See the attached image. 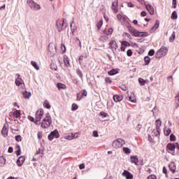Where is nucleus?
<instances>
[{
  "label": "nucleus",
  "instance_id": "obj_1",
  "mask_svg": "<svg viewBox=\"0 0 179 179\" xmlns=\"http://www.w3.org/2000/svg\"><path fill=\"white\" fill-rule=\"evenodd\" d=\"M51 124H52V118L50 115V113H48L41 123V128L48 129L51 126Z\"/></svg>",
  "mask_w": 179,
  "mask_h": 179
},
{
  "label": "nucleus",
  "instance_id": "obj_2",
  "mask_svg": "<svg viewBox=\"0 0 179 179\" xmlns=\"http://www.w3.org/2000/svg\"><path fill=\"white\" fill-rule=\"evenodd\" d=\"M129 31L134 37H143V36H147L148 34V32L138 31L137 29H136L131 27H130L129 28Z\"/></svg>",
  "mask_w": 179,
  "mask_h": 179
},
{
  "label": "nucleus",
  "instance_id": "obj_3",
  "mask_svg": "<svg viewBox=\"0 0 179 179\" xmlns=\"http://www.w3.org/2000/svg\"><path fill=\"white\" fill-rule=\"evenodd\" d=\"M43 117H44V110L43 109L38 110L35 113L36 125H41L40 121H41Z\"/></svg>",
  "mask_w": 179,
  "mask_h": 179
},
{
  "label": "nucleus",
  "instance_id": "obj_4",
  "mask_svg": "<svg viewBox=\"0 0 179 179\" xmlns=\"http://www.w3.org/2000/svg\"><path fill=\"white\" fill-rule=\"evenodd\" d=\"M168 48L166 47H162L158 50L157 52L155 55V57L158 59H161L165 57L167 55Z\"/></svg>",
  "mask_w": 179,
  "mask_h": 179
},
{
  "label": "nucleus",
  "instance_id": "obj_5",
  "mask_svg": "<svg viewBox=\"0 0 179 179\" xmlns=\"http://www.w3.org/2000/svg\"><path fill=\"white\" fill-rule=\"evenodd\" d=\"M56 26L57 27L58 31H62V30L66 29V26H68V24L65 23V19H63V20H58L56 22Z\"/></svg>",
  "mask_w": 179,
  "mask_h": 179
},
{
  "label": "nucleus",
  "instance_id": "obj_6",
  "mask_svg": "<svg viewBox=\"0 0 179 179\" xmlns=\"http://www.w3.org/2000/svg\"><path fill=\"white\" fill-rule=\"evenodd\" d=\"M27 3L32 10H40L41 9V6H40L37 3L34 2V1L33 0H27Z\"/></svg>",
  "mask_w": 179,
  "mask_h": 179
},
{
  "label": "nucleus",
  "instance_id": "obj_7",
  "mask_svg": "<svg viewBox=\"0 0 179 179\" xmlns=\"http://www.w3.org/2000/svg\"><path fill=\"white\" fill-rule=\"evenodd\" d=\"M125 144V141L122 138H117L113 141V147L115 148H120Z\"/></svg>",
  "mask_w": 179,
  "mask_h": 179
},
{
  "label": "nucleus",
  "instance_id": "obj_8",
  "mask_svg": "<svg viewBox=\"0 0 179 179\" xmlns=\"http://www.w3.org/2000/svg\"><path fill=\"white\" fill-rule=\"evenodd\" d=\"M49 141H52V139H57L59 138V133L58 130L55 129V131L50 132V134L48 136Z\"/></svg>",
  "mask_w": 179,
  "mask_h": 179
},
{
  "label": "nucleus",
  "instance_id": "obj_9",
  "mask_svg": "<svg viewBox=\"0 0 179 179\" xmlns=\"http://www.w3.org/2000/svg\"><path fill=\"white\" fill-rule=\"evenodd\" d=\"M79 133H69L66 134L64 136V139H67V141H72L73 139H76L78 138Z\"/></svg>",
  "mask_w": 179,
  "mask_h": 179
},
{
  "label": "nucleus",
  "instance_id": "obj_10",
  "mask_svg": "<svg viewBox=\"0 0 179 179\" xmlns=\"http://www.w3.org/2000/svg\"><path fill=\"white\" fill-rule=\"evenodd\" d=\"M49 55L51 57H54L57 54V48L53 44H49Z\"/></svg>",
  "mask_w": 179,
  "mask_h": 179
},
{
  "label": "nucleus",
  "instance_id": "obj_11",
  "mask_svg": "<svg viewBox=\"0 0 179 179\" xmlns=\"http://www.w3.org/2000/svg\"><path fill=\"white\" fill-rule=\"evenodd\" d=\"M117 20H120V22H122V24H125L126 22H127V18L125 15H117Z\"/></svg>",
  "mask_w": 179,
  "mask_h": 179
},
{
  "label": "nucleus",
  "instance_id": "obj_12",
  "mask_svg": "<svg viewBox=\"0 0 179 179\" xmlns=\"http://www.w3.org/2000/svg\"><path fill=\"white\" fill-rule=\"evenodd\" d=\"M145 9L150 13L151 15H155V8L152 5H145Z\"/></svg>",
  "mask_w": 179,
  "mask_h": 179
},
{
  "label": "nucleus",
  "instance_id": "obj_13",
  "mask_svg": "<svg viewBox=\"0 0 179 179\" xmlns=\"http://www.w3.org/2000/svg\"><path fill=\"white\" fill-rule=\"evenodd\" d=\"M24 160H26V157L24 156H20L17 160V164L19 167H22L23 166V163H24Z\"/></svg>",
  "mask_w": 179,
  "mask_h": 179
},
{
  "label": "nucleus",
  "instance_id": "obj_14",
  "mask_svg": "<svg viewBox=\"0 0 179 179\" xmlns=\"http://www.w3.org/2000/svg\"><path fill=\"white\" fill-rule=\"evenodd\" d=\"M122 175L123 177H125L126 179H133V175L128 171H124Z\"/></svg>",
  "mask_w": 179,
  "mask_h": 179
},
{
  "label": "nucleus",
  "instance_id": "obj_15",
  "mask_svg": "<svg viewBox=\"0 0 179 179\" xmlns=\"http://www.w3.org/2000/svg\"><path fill=\"white\" fill-rule=\"evenodd\" d=\"M15 85L16 86H20L21 87H24V84L23 83V80H22V78L19 77L17 79H15Z\"/></svg>",
  "mask_w": 179,
  "mask_h": 179
},
{
  "label": "nucleus",
  "instance_id": "obj_16",
  "mask_svg": "<svg viewBox=\"0 0 179 179\" xmlns=\"http://www.w3.org/2000/svg\"><path fill=\"white\" fill-rule=\"evenodd\" d=\"M64 66L66 68H69V66H71V64H69V58H68V56L66 55L64 56Z\"/></svg>",
  "mask_w": 179,
  "mask_h": 179
},
{
  "label": "nucleus",
  "instance_id": "obj_17",
  "mask_svg": "<svg viewBox=\"0 0 179 179\" xmlns=\"http://www.w3.org/2000/svg\"><path fill=\"white\" fill-rule=\"evenodd\" d=\"M22 95L24 99H30V97H31V92L24 90L22 92Z\"/></svg>",
  "mask_w": 179,
  "mask_h": 179
},
{
  "label": "nucleus",
  "instance_id": "obj_18",
  "mask_svg": "<svg viewBox=\"0 0 179 179\" xmlns=\"http://www.w3.org/2000/svg\"><path fill=\"white\" fill-rule=\"evenodd\" d=\"M159 27V21L156 20L155 24L150 29V31L151 32L155 31Z\"/></svg>",
  "mask_w": 179,
  "mask_h": 179
},
{
  "label": "nucleus",
  "instance_id": "obj_19",
  "mask_svg": "<svg viewBox=\"0 0 179 179\" xmlns=\"http://www.w3.org/2000/svg\"><path fill=\"white\" fill-rule=\"evenodd\" d=\"M6 164V159L4 156H0V167H3Z\"/></svg>",
  "mask_w": 179,
  "mask_h": 179
},
{
  "label": "nucleus",
  "instance_id": "obj_20",
  "mask_svg": "<svg viewBox=\"0 0 179 179\" xmlns=\"http://www.w3.org/2000/svg\"><path fill=\"white\" fill-rule=\"evenodd\" d=\"M169 168L171 172L175 173L176 171V166L173 162H171Z\"/></svg>",
  "mask_w": 179,
  "mask_h": 179
},
{
  "label": "nucleus",
  "instance_id": "obj_21",
  "mask_svg": "<svg viewBox=\"0 0 179 179\" xmlns=\"http://www.w3.org/2000/svg\"><path fill=\"white\" fill-rule=\"evenodd\" d=\"M167 149L169 151L174 152L176 149V146L174 145V143H168Z\"/></svg>",
  "mask_w": 179,
  "mask_h": 179
},
{
  "label": "nucleus",
  "instance_id": "obj_22",
  "mask_svg": "<svg viewBox=\"0 0 179 179\" xmlns=\"http://www.w3.org/2000/svg\"><path fill=\"white\" fill-rule=\"evenodd\" d=\"M113 99L116 103H119L123 99V96L121 95H115Z\"/></svg>",
  "mask_w": 179,
  "mask_h": 179
},
{
  "label": "nucleus",
  "instance_id": "obj_23",
  "mask_svg": "<svg viewBox=\"0 0 179 179\" xmlns=\"http://www.w3.org/2000/svg\"><path fill=\"white\" fill-rule=\"evenodd\" d=\"M129 99L131 101V103H137V99H136V97L134 94H133L132 95L129 96Z\"/></svg>",
  "mask_w": 179,
  "mask_h": 179
},
{
  "label": "nucleus",
  "instance_id": "obj_24",
  "mask_svg": "<svg viewBox=\"0 0 179 179\" xmlns=\"http://www.w3.org/2000/svg\"><path fill=\"white\" fill-rule=\"evenodd\" d=\"M131 162H133L135 165H138V159L136 156H132L130 158Z\"/></svg>",
  "mask_w": 179,
  "mask_h": 179
},
{
  "label": "nucleus",
  "instance_id": "obj_25",
  "mask_svg": "<svg viewBox=\"0 0 179 179\" xmlns=\"http://www.w3.org/2000/svg\"><path fill=\"white\" fill-rule=\"evenodd\" d=\"M57 87L59 89V90H61V89L64 90V89H66V85H65L63 83H58L57 84Z\"/></svg>",
  "mask_w": 179,
  "mask_h": 179
},
{
  "label": "nucleus",
  "instance_id": "obj_26",
  "mask_svg": "<svg viewBox=\"0 0 179 179\" xmlns=\"http://www.w3.org/2000/svg\"><path fill=\"white\" fill-rule=\"evenodd\" d=\"M1 134L3 136H6V135H8V127H6V126H3L1 130Z\"/></svg>",
  "mask_w": 179,
  "mask_h": 179
},
{
  "label": "nucleus",
  "instance_id": "obj_27",
  "mask_svg": "<svg viewBox=\"0 0 179 179\" xmlns=\"http://www.w3.org/2000/svg\"><path fill=\"white\" fill-rule=\"evenodd\" d=\"M31 64L32 65V66H34V68L35 69H36V71H39L40 70V66H38V65L37 64V62H36L34 61H31Z\"/></svg>",
  "mask_w": 179,
  "mask_h": 179
},
{
  "label": "nucleus",
  "instance_id": "obj_28",
  "mask_svg": "<svg viewBox=\"0 0 179 179\" xmlns=\"http://www.w3.org/2000/svg\"><path fill=\"white\" fill-rule=\"evenodd\" d=\"M43 107H45V108H48V109L51 108V105H50V102L48 100H45L43 102Z\"/></svg>",
  "mask_w": 179,
  "mask_h": 179
},
{
  "label": "nucleus",
  "instance_id": "obj_29",
  "mask_svg": "<svg viewBox=\"0 0 179 179\" xmlns=\"http://www.w3.org/2000/svg\"><path fill=\"white\" fill-rule=\"evenodd\" d=\"M103 26V20H100L97 24H96V27L98 30H100L101 29V27Z\"/></svg>",
  "mask_w": 179,
  "mask_h": 179
},
{
  "label": "nucleus",
  "instance_id": "obj_30",
  "mask_svg": "<svg viewBox=\"0 0 179 179\" xmlns=\"http://www.w3.org/2000/svg\"><path fill=\"white\" fill-rule=\"evenodd\" d=\"M171 132V130L170 129L168 128H165L164 129V134L166 135V136H168V135H169Z\"/></svg>",
  "mask_w": 179,
  "mask_h": 179
},
{
  "label": "nucleus",
  "instance_id": "obj_31",
  "mask_svg": "<svg viewBox=\"0 0 179 179\" xmlns=\"http://www.w3.org/2000/svg\"><path fill=\"white\" fill-rule=\"evenodd\" d=\"M171 18L172 20H176L178 19V13L176 11L173 12V13L171 14Z\"/></svg>",
  "mask_w": 179,
  "mask_h": 179
},
{
  "label": "nucleus",
  "instance_id": "obj_32",
  "mask_svg": "<svg viewBox=\"0 0 179 179\" xmlns=\"http://www.w3.org/2000/svg\"><path fill=\"white\" fill-rule=\"evenodd\" d=\"M13 115L15 117V118H19V117H20V110L14 111Z\"/></svg>",
  "mask_w": 179,
  "mask_h": 179
},
{
  "label": "nucleus",
  "instance_id": "obj_33",
  "mask_svg": "<svg viewBox=\"0 0 179 179\" xmlns=\"http://www.w3.org/2000/svg\"><path fill=\"white\" fill-rule=\"evenodd\" d=\"M131 150L129 148H123V152L125 154H130Z\"/></svg>",
  "mask_w": 179,
  "mask_h": 179
},
{
  "label": "nucleus",
  "instance_id": "obj_34",
  "mask_svg": "<svg viewBox=\"0 0 179 179\" xmlns=\"http://www.w3.org/2000/svg\"><path fill=\"white\" fill-rule=\"evenodd\" d=\"M83 58H85V59L87 58V55H85L84 56L83 55L80 56L79 59H78L79 64H82V61H83Z\"/></svg>",
  "mask_w": 179,
  "mask_h": 179
},
{
  "label": "nucleus",
  "instance_id": "obj_35",
  "mask_svg": "<svg viewBox=\"0 0 179 179\" xmlns=\"http://www.w3.org/2000/svg\"><path fill=\"white\" fill-rule=\"evenodd\" d=\"M105 34L107 36H110V34H113V28H110L109 29L105 31Z\"/></svg>",
  "mask_w": 179,
  "mask_h": 179
},
{
  "label": "nucleus",
  "instance_id": "obj_36",
  "mask_svg": "<svg viewBox=\"0 0 179 179\" xmlns=\"http://www.w3.org/2000/svg\"><path fill=\"white\" fill-rule=\"evenodd\" d=\"M138 82L140 83V85L143 86L146 83V81L143 80V78H139Z\"/></svg>",
  "mask_w": 179,
  "mask_h": 179
},
{
  "label": "nucleus",
  "instance_id": "obj_37",
  "mask_svg": "<svg viewBox=\"0 0 179 179\" xmlns=\"http://www.w3.org/2000/svg\"><path fill=\"white\" fill-rule=\"evenodd\" d=\"M155 125H156L157 128H159L162 126V121L160 120H157L155 122Z\"/></svg>",
  "mask_w": 179,
  "mask_h": 179
},
{
  "label": "nucleus",
  "instance_id": "obj_38",
  "mask_svg": "<svg viewBox=\"0 0 179 179\" xmlns=\"http://www.w3.org/2000/svg\"><path fill=\"white\" fill-rule=\"evenodd\" d=\"M144 59L145 62V65H148L150 62V57H149V56H145Z\"/></svg>",
  "mask_w": 179,
  "mask_h": 179
},
{
  "label": "nucleus",
  "instance_id": "obj_39",
  "mask_svg": "<svg viewBox=\"0 0 179 179\" xmlns=\"http://www.w3.org/2000/svg\"><path fill=\"white\" fill-rule=\"evenodd\" d=\"M122 45L127 47L131 46V43L128 41H122Z\"/></svg>",
  "mask_w": 179,
  "mask_h": 179
},
{
  "label": "nucleus",
  "instance_id": "obj_40",
  "mask_svg": "<svg viewBox=\"0 0 179 179\" xmlns=\"http://www.w3.org/2000/svg\"><path fill=\"white\" fill-rule=\"evenodd\" d=\"M100 116L102 118H107V117H108V115L106 113H105V112H101L100 113Z\"/></svg>",
  "mask_w": 179,
  "mask_h": 179
},
{
  "label": "nucleus",
  "instance_id": "obj_41",
  "mask_svg": "<svg viewBox=\"0 0 179 179\" xmlns=\"http://www.w3.org/2000/svg\"><path fill=\"white\" fill-rule=\"evenodd\" d=\"M78 110V105L76 103L72 104L71 106V111H76Z\"/></svg>",
  "mask_w": 179,
  "mask_h": 179
},
{
  "label": "nucleus",
  "instance_id": "obj_42",
  "mask_svg": "<svg viewBox=\"0 0 179 179\" xmlns=\"http://www.w3.org/2000/svg\"><path fill=\"white\" fill-rule=\"evenodd\" d=\"M175 38H176V34L173 32V33L171 34V37H170V41H171V43L174 42Z\"/></svg>",
  "mask_w": 179,
  "mask_h": 179
},
{
  "label": "nucleus",
  "instance_id": "obj_43",
  "mask_svg": "<svg viewBox=\"0 0 179 179\" xmlns=\"http://www.w3.org/2000/svg\"><path fill=\"white\" fill-rule=\"evenodd\" d=\"M130 46H131L133 48H135V49L138 48V45H137L136 43H134V42L131 43Z\"/></svg>",
  "mask_w": 179,
  "mask_h": 179
},
{
  "label": "nucleus",
  "instance_id": "obj_44",
  "mask_svg": "<svg viewBox=\"0 0 179 179\" xmlns=\"http://www.w3.org/2000/svg\"><path fill=\"white\" fill-rule=\"evenodd\" d=\"M155 52V50L151 49L149 50L148 55L150 57H152V56H154Z\"/></svg>",
  "mask_w": 179,
  "mask_h": 179
},
{
  "label": "nucleus",
  "instance_id": "obj_45",
  "mask_svg": "<svg viewBox=\"0 0 179 179\" xmlns=\"http://www.w3.org/2000/svg\"><path fill=\"white\" fill-rule=\"evenodd\" d=\"M159 134V131L158 129L154 130L152 131V135H154V136H158Z\"/></svg>",
  "mask_w": 179,
  "mask_h": 179
},
{
  "label": "nucleus",
  "instance_id": "obj_46",
  "mask_svg": "<svg viewBox=\"0 0 179 179\" xmlns=\"http://www.w3.org/2000/svg\"><path fill=\"white\" fill-rule=\"evenodd\" d=\"M83 99V96L81 93L77 94V100L80 101V100H82Z\"/></svg>",
  "mask_w": 179,
  "mask_h": 179
},
{
  "label": "nucleus",
  "instance_id": "obj_47",
  "mask_svg": "<svg viewBox=\"0 0 179 179\" xmlns=\"http://www.w3.org/2000/svg\"><path fill=\"white\" fill-rule=\"evenodd\" d=\"M28 120H29V121H31V122H34V124H36V119H34V117L31 116H28Z\"/></svg>",
  "mask_w": 179,
  "mask_h": 179
},
{
  "label": "nucleus",
  "instance_id": "obj_48",
  "mask_svg": "<svg viewBox=\"0 0 179 179\" xmlns=\"http://www.w3.org/2000/svg\"><path fill=\"white\" fill-rule=\"evenodd\" d=\"M15 140L17 141V142L22 141V136L20 135L16 136H15Z\"/></svg>",
  "mask_w": 179,
  "mask_h": 179
},
{
  "label": "nucleus",
  "instance_id": "obj_49",
  "mask_svg": "<svg viewBox=\"0 0 179 179\" xmlns=\"http://www.w3.org/2000/svg\"><path fill=\"white\" fill-rule=\"evenodd\" d=\"M176 103L177 106H179V93L176 96Z\"/></svg>",
  "mask_w": 179,
  "mask_h": 179
},
{
  "label": "nucleus",
  "instance_id": "obj_50",
  "mask_svg": "<svg viewBox=\"0 0 179 179\" xmlns=\"http://www.w3.org/2000/svg\"><path fill=\"white\" fill-rule=\"evenodd\" d=\"M132 54L133 52L131 49L127 50V57H131Z\"/></svg>",
  "mask_w": 179,
  "mask_h": 179
},
{
  "label": "nucleus",
  "instance_id": "obj_51",
  "mask_svg": "<svg viewBox=\"0 0 179 179\" xmlns=\"http://www.w3.org/2000/svg\"><path fill=\"white\" fill-rule=\"evenodd\" d=\"M92 136H94V138H97V136H99V133L97 132V131H94L92 132Z\"/></svg>",
  "mask_w": 179,
  "mask_h": 179
},
{
  "label": "nucleus",
  "instance_id": "obj_52",
  "mask_svg": "<svg viewBox=\"0 0 179 179\" xmlns=\"http://www.w3.org/2000/svg\"><path fill=\"white\" fill-rule=\"evenodd\" d=\"M81 95L83 96H87V92L85 90H83V91H81Z\"/></svg>",
  "mask_w": 179,
  "mask_h": 179
},
{
  "label": "nucleus",
  "instance_id": "obj_53",
  "mask_svg": "<svg viewBox=\"0 0 179 179\" xmlns=\"http://www.w3.org/2000/svg\"><path fill=\"white\" fill-rule=\"evenodd\" d=\"M147 179H157V176L155 175H150Z\"/></svg>",
  "mask_w": 179,
  "mask_h": 179
},
{
  "label": "nucleus",
  "instance_id": "obj_54",
  "mask_svg": "<svg viewBox=\"0 0 179 179\" xmlns=\"http://www.w3.org/2000/svg\"><path fill=\"white\" fill-rule=\"evenodd\" d=\"M170 139H171V141H176V136H174V134H171Z\"/></svg>",
  "mask_w": 179,
  "mask_h": 179
},
{
  "label": "nucleus",
  "instance_id": "obj_55",
  "mask_svg": "<svg viewBox=\"0 0 179 179\" xmlns=\"http://www.w3.org/2000/svg\"><path fill=\"white\" fill-rule=\"evenodd\" d=\"M72 23L70 24V27H71V30L72 32V34H73L75 33V30H76V27L72 28Z\"/></svg>",
  "mask_w": 179,
  "mask_h": 179
},
{
  "label": "nucleus",
  "instance_id": "obj_56",
  "mask_svg": "<svg viewBox=\"0 0 179 179\" xmlns=\"http://www.w3.org/2000/svg\"><path fill=\"white\" fill-rule=\"evenodd\" d=\"M50 66H51V69H54V71H57L58 69V67L55 64H51Z\"/></svg>",
  "mask_w": 179,
  "mask_h": 179
},
{
  "label": "nucleus",
  "instance_id": "obj_57",
  "mask_svg": "<svg viewBox=\"0 0 179 179\" xmlns=\"http://www.w3.org/2000/svg\"><path fill=\"white\" fill-rule=\"evenodd\" d=\"M105 81L106 83H111V82H112L111 78H106Z\"/></svg>",
  "mask_w": 179,
  "mask_h": 179
},
{
  "label": "nucleus",
  "instance_id": "obj_58",
  "mask_svg": "<svg viewBox=\"0 0 179 179\" xmlns=\"http://www.w3.org/2000/svg\"><path fill=\"white\" fill-rule=\"evenodd\" d=\"M127 6H128L129 8H134V5L133 4L132 2H128V3H127Z\"/></svg>",
  "mask_w": 179,
  "mask_h": 179
},
{
  "label": "nucleus",
  "instance_id": "obj_59",
  "mask_svg": "<svg viewBox=\"0 0 179 179\" xmlns=\"http://www.w3.org/2000/svg\"><path fill=\"white\" fill-rule=\"evenodd\" d=\"M120 71L119 69H113V75H115L117 73H118Z\"/></svg>",
  "mask_w": 179,
  "mask_h": 179
},
{
  "label": "nucleus",
  "instance_id": "obj_60",
  "mask_svg": "<svg viewBox=\"0 0 179 179\" xmlns=\"http://www.w3.org/2000/svg\"><path fill=\"white\" fill-rule=\"evenodd\" d=\"M8 152V153H13V148L9 147Z\"/></svg>",
  "mask_w": 179,
  "mask_h": 179
},
{
  "label": "nucleus",
  "instance_id": "obj_61",
  "mask_svg": "<svg viewBox=\"0 0 179 179\" xmlns=\"http://www.w3.org/2000/svg\"><path fill=\"white\" fill-rule=\"evenodd\" d=\"M77 73L78 76H80V78H82L83 76V75L82 74V71H80V70L77 71Z\"/></svg>",
  "mask_w": 179,
  "mask_h": 179
},
{
  "label": "nucleus",
  "instance_id": "obj_62",
  "mask_svg": "<svg viewBox=\"0 0 179 179\" xmlns=\"http://www.w3.org/2000/svg\"><path fill=\"white\" fill-rule=\"evenodd\" d=\"M79 169L80 170H83V169H85V164H80Z\"/></svg>",
  "mask_w": 179,
  "mask_h": 179
},
{
  "label": "nucleus",
  "instance_id": "obj_63",
  "mask_svg": "<svg viewBox=\"0 0 179 179\" xmlns=\"http://www.w3.org/2000/svg\"><path fill=\"white\" fill-rule=\"evenodd\" d=\"M141 15L142 17H145L147 15V13L145 12V11H143V12L141 13Z\"/></svg>",
  "mask_w": 179,
  "mask_h": 179
},
{
  "label": "nucleus",
  "instance_id": "obj_64",
  "mask_svg": "<svg viewBox=\"0 0 179 179\" xmlns=\"http://www.w3.org/2000/svg\"><path fill=\"white\" fill-rule=\"evenodd\" d=\"M16 155H17V156H20V155H21L20 148H19V150L16 152Z\"/></svg>",
  "mask_w": 179,
  "mask_h": 179
}]
</instances>
